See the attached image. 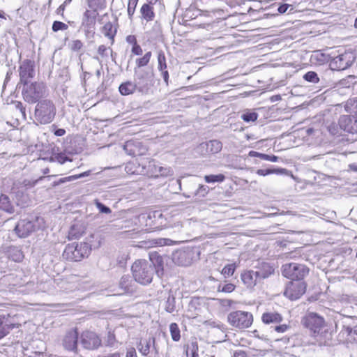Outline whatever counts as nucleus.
I'll return each mask as SVG.
<instances>
[{"instance_id":"8","label":"nucleus","mask_w":357,"mask_h":357,"mask_svg":"<svg viewBox=\"0 0 357 357\" xmlns=\"http://www.w3.org/2000/svg\"><path fill=\"white\" fill-rule=\"evenodd\" d=\"M282 275L292 280L302 281L308 275L309 268L298 263L285 264L282 267Z\"/></svg>"},{"instance_id":"62","label":"nucleus","mask_w":357,"mask_h":357,"mask_svg":"<svg viewBox=\"0 0 357 357\" xmlns=\"http://www.w3.org/2000/svg\"><path fill=\"white\" fill-rule=\"evenodd\" d=\"M106 51H107V47L105 45H102L99 46L98 52L102 57H104L106 55L105 54Z\"/></svg>"},{"instance_id":"33","label":"nucleus","mask_w":357,"mask_h":357,"mask_svg":"<svg viewBox=\"0 0 357 357\" xmlns=\"http://www.w3.org/2000/svg\"><path fill=\"white\" fill-rule=\"evenodd\" d=\"M357 107V98H353L349 99L347 102H344V110L347 113H354L356 112V107Z\"/></svg>"},{"instance_id":"55","label":"nucleus","mask_w":357,"mask_h":357,"mask_svg":"<svg viewBox=\"0 0 357 357\" xmlns=\"http://www.w3.org/2000/svg\"><path fill=\"white\" fill-rule=\"evenodd\" d=\"M75 180V177L73 176L61 178L59 181L54 182L53 185L54 186L59 185L64 183L66 182L73 181Z\"/></svg>"},{"instance_id":"3","label":"nucleus","mask_w":357,"mask_h":357,"mask_svg":"<svg viewBox=\"0 0 357 357\" xmlns=\"http://www.w3.org/2000/svg\"><path fill=\"white\" fill-rule=\"evenodd\" d=\"M56 114V105L52 100L44 98L36 103L34 118L37 123L46 125L52 123Z\"/></svg>"},{"instance_id":"31","label":"nucleus","mask_w":357,"mask_h":357,"mask_svg":"<svg viewBox=\"0 0 357 357\" xmlns=\"http://www.w3.org/2000/svg\"><path fill=\"white\" fill-rule=\"evenodd\" d=\"M135 89H137V86L135 83L128 82L119 86V92L122 95L126 96L132 93Z\"/></svg>"},{"instance_id":"20","label":"nucleus","mask_w":357,"mask_h":357,"mask_svg":"<svg viewBox=\"0 0 357 357\" xmlns=\"http://www.w3.org/2000/svg\"><path fill=\"white\" fill-rule=\"evenodd\" d=\"M222 142L217 139L210 140L207 142L200 144L199 149L202 152L205 150V153L215 154L218 153L222 150Z\"/></svg>"},{"instance_id":"41","label":"nucleus","mask_w":357,"mask_h":357,"mask_svg":"<svg viewBox=\"0 0 357 357\" xmlns=\"http://www.w3.org/2000/svg\"><path fill=\"white\" fill-rule=\"evenodd\" d=\"M235 270V264H227L222 268L221 273L224 275L225 278H228L233 275Z\"/></svg>"},{"instance_id":"1","label":"nucleus","mask_w":357,"mask_h":357,"mask_svg":"<svg viewBox=\"0 0 357 357\" xmlns=\"http://www.w3.org/2000/svg\"><path fill=\"white\" fill-rule=\"evenodd\" d=\"M157 266L152 261L146 259H137L132 266V275L138 283L147 285L150 284L153 278L155 273L160 278L163 275V261L162 258L158 257L156 259Z\"/></svg>"},{"instance_id":"39","label":"nucleus","mask_w":357,"mask_h":357,"mask_svg":"<svg viewBox=\"0 0 357 357\" xmlns=\"http://www.w3.org/2000/svg\"><path fill=\"white\" fill-rule=\"evenodd\" d=\"M225 176L223 174H218V175H206L204 176V180L206 183H215L219 182L221 183L224 181Z\"/></svg>"},{"instance_id":"15","label":"nucleus","mask_w":357,"mask_h":357,"mask_svg":"<svg viewBox=\"0 0 357 357\" xmlns=\"http://www.w3.org/2000/svg\"><path fill=\"white\" fill-rule=\"evenodd\" d=\"M121 147L128 155L131 156L142 155L147 151L146 147L138 140L127 141Z\"/></svg>"},{"instance_id":"30","label":"nucleus","mask_w":357,"mask_h":357,"mask_svg":"<svg viewBox=\"0 0 357 357\" xmlns=\"http://www.w3.org/2000/svg\"><path fill=\"white\" fill-rule=\"evenodd\" d=\"M160 165H157L154 161H149L147 168L145 167V174L151 177H158V169Z\"/></svg>"},{"instance_id":"36","label":"nucleus","mask_w":357,"mask_h":357,"mask_svg":"<svg viewBox=\"0 0 357 357\" xmlns=\"http://www.w3.org/2000/svg\"><path fill=\"white\" fill-rule=\"evenodd\" d=\"M148 218L151 220L154 219L153 222L154 225H162L163 215L160 211H155L150 213L148 215Z\"/></svg>"},{"instance_id":"23","label":"nucleus","mask_w":357,"mask_h":357,"mask_svg":"<svg viewBox=\"0 0 357 357\" xmlns=\"http://www.w3.org/2000/svg\"><path fill=\"white\" fill-rule=\"evenodd\" d=\"M15 326V324H12L9 318L0 316V339L7 335Z\"/></svg>"},{"instance_id":"57","label":"nucleus","mask_w":357,"mask_h":357,"mask_svg":"<svg viewBox=\"0 0 357 357\" xmlns=\"http://www.w3.org/2000/svg\"><path fill=\"white\" fill-rule=\"evenodd\" d=\"M261 159L264 160L271 161L273 162H276L278 160V157L273 155H269L263 153Z\"/></svg>"},{"instance_id":"9","label":"nucleus","mask_w":357,"mask_h":357,"mask_svg":"<svg viewBox=\"0 0 357 357\" xmlns=\"http://www.w3.org/2000/svg\"><path fill=\"white\" fill-rule=\"evenodd\" d=\"M35 61L31 59H24L21 61L19 64L18 73L20 76L19 84H24L30 82L36 74Z\"/></svg>"},{"instance_id":"52","label":"nucleus","mask_w":357,"mask_h":357,"mask_svg":"<svg viewBox=\"0 0 357 357\" xmlns=\"http://www.w3.org/2000/svg\"><path fill=\"white\" fill-rule=\"evenodd\" d=\"M127 252H124L119 257H117V264L121 268L124 267L126 264L127 259H128Z\"/></svg>"},{"instance_id":"35","label":"nucleus","mask_w":357,"mask_h":357,"mask_svg":"<svg viewBox=\"0 0 357 357\" xmlns=\"http://www.w3.org/2000/svg\"><path fill=\"white\" fill-rule=\"evenodd\" d=\"M130 282V277L128 275L123 276L119 282V287L121 291L118 292L116 294H123L129 290V283Z\"/></svg>"},{"instance_id":"40","label":"nucleus","mask_w":357,"mask_h":357,"mask_svg":"<svg viewBox=\"0 0 357 357\" xmlns=\"http://www.w3.org/2000/svg\"><path fill=\"white\" fill-rule=\"evenodd\" d=\"M151 57V52H146L143 57L137 59L136 60V64L137 68H141L143 66H145L148 64V63L150 61V59Z\"/></svg>"},{"instance_id":"27","label":"nucleus","mask_w":357,"mask_h":357,"mask_svg":"<svg viewBox=\"0 0 357 357\" xmlns=\"http://www.w3.org/2000/svg\"><path fill=\"white\" fill-rule=\"evenodd\" d=\"M152 3H145L141 8L140 12L142 17L147 22L152 21L154 19L155 14L153 13Z\"/></svg>"},{"instance_id":"14","label":"nucleus","mask_w":357,"mask_h":357,"mask_svg":"<svg viewBox=\"0 0 357 357\" xmlns=\"http://www.w3.org/2000/svg\"><path fill=\"white\" fill-rule=\"evenodd\" d=\"M52 176H47V177L40 176L36 180H29L26 178L18 179L13 183L11 191L13 193H15L17 196L19 193H23L24 190L31 188L36 185V184L39 181H41L45 178H50Z\"/></svg>"},{"instance_id":"18","label":"nucleus","mask_w":357,"mask_h":357,"mask_svg":"<svg viewBox=\"0 0 357 357\" xmlns=\"http://www.w3.org/2000/svg\"><path fill=\"white\" fill-rule=\"evenodd\" d=\"M78 337L79 334L76 329L68 331L63 340V346L65 349L76 352L77 350Z\"/></svg>"},{"instance_id":"56","label":"nucleus","mask_w":357,"mask_h":357,"mask_svg":"<svg viewBox=\"0 0 357 357\" xmlns=\"http://www.w3.org/2000/svg\"><path fill=\"white\" fill-rule=\"evenodd\" d=\"M112 24L107 23L103 27V33L105 36L108 37L109 39H112Z\"/></svg>"},{"instance_id":"28","label":"nucleus","mask_w":357,"mask_h":357,"mask_svg":"<svg viewBox=\"0 0 357 357\" xmlns=\"http://www.w3.org/2000/svg\"><path fill=\"white\" fill-rule=\"evenodd\" d=\"M0 209L10 214L15 212L14 206L10 202L7 195H1L0 196Z\"/></svg>"},{"instance_id":"2","label":"nucleus","mask_w":357,"mask_h":357,"mask_svg":"<svg viewBox=\"0 0 357 357\" xmlns=\"http://www.w3.org/2000/svg\"><path fill=\"white\" fill-rule=\"evenodd\" d=\"M303 324L312 333L315 342L320 347L331 344L332 335L325 328V321L322 317L314 312L307 313L302 320Z\"/></svg>"},{"instance_id":"13","label":"nucleus","mask_w":357,"mask_h":357,"mask_svg":"<svg viewBox=\"0 0 357 357\" xmlns=\"http://www.w3.org/2000/svg\"><path fill=\"white\" fill-rule=\"evenodd\" d=\"M96 10H86L83 15L81 29L85 32L87 37L92 36L94 33V25L96 23Z\"/></svg>"},{"instance_id":"51","label":"nucleus","mask_w":357,"mask_h":357,"mask_svg":"<svg viewBox=\"0 0 357 357\" xmlns=\"http://www.w3.org/2000/svg\"><path fill=\"white\" fill-rule=\"evenodd\" d=\"M280 171L275 169H260L257 170V174L264 176L271 174L278 173Z\"/></svg>"},{"instance_id":"47","label":"nucleus","mask_w":357,"mask_h":357,"mask_svg":"<svg viewBox=\"0 0 357 357\" xmlns=\"http://www.w3.org/2000/svg\"><path fill=\"white\" fill-rule=\"evenodd\" d=\"M151 355L149 357H159V348L155 344V338L153 337H151Z\"/></svg>"},{"instance_id":"37","label":"nucleus","mask_w":357,"mask_h":357,"mask_svg":"<svg viewBox=\"0 0 357 357\" xmlns=\"http://www.w3.org/2000/svg\"><path fill=\"white\" fill-rule=\"evenodd\" d=\"M303 78L307 82L317 84L319 82V77L317 73L308 71L303 76Z\"/></svg>"},{"instance_id":"38","label":"nucleus","mask_w":357,"mask_h":357,"mask_svg":"<svg viewBox=\"0 0 357 357\" xmlns=\"http://www.w3.org/2000/svg\"><path fill=\"white\" fill-rule=\"evenodd\" d=\"M258 114L255 112L246 111L241 114V119L245 122H254L257 119Z\"/></svg>"},{"instance_id":"49","label":"nucleus","mask_w":357,"mask_h":357,"mask_svg":"<svg viewBox=\"0 0 357 357\" xmlns=\"http://www.w3.org/2000/svg\"><path fill=\"white\" fill-rule=\"evenodd\" d=\"M68 28V26L67 24L60 21H54L52 24V30L54 32L60 30H66Z\"/></svg>"},{"instance_id":"12","label":"nucleus","mask_w":357,"mask_h":357,"mask_svg":"<svg viewBox=\"0 0 357 357\" xmlns=\"http://www.w3.org/2000/svg\"><path fill=\"white\" fill-rule=\"evenodd\" d=\"M111 231L112 227L109 225L100 227L91 236V238L94 239V241L91 242L92 244L90 245V246L93 247L94 248H98L102 245H104L106 240L109 238Z\"/></svg>"},{"instance_id":"7","label":"nucleus","mask_w":357,"mask_h":357,"mask_svg":"<svg viewBox=\"0 0 357 357\" xmlns=\"http://www.w3.org/2000/svg\"><path fill=\"white\" fill-rule=\"evenodd\" d=\"M227 321L231 326L243 330L251 326L253 322V316L251 312L236 310L228 314Z\"/></svg>"},{"instance_id":"25","label":"nucleus","mask_w":357,"mask_h":357,"mask_svg":"<svg viewBox=\"0 0 357 357\" xmlns=\"http://www.w3.org/2000/svg\"><path fill=\"white\" fill-rule=\"evenodd\" d=\"M260 280L268 278L274 273V268L269 264L264 263L255 271Z\"/></svg>"},{"instance_id":"17","label":"nucleus","mask_w":357,"mask_h":357,"mask_svg":"<svg viewBox=\"0 0 357 357\" xmlns=\"http://www.w3.org/2000/svg\"><path fill=\"white\" fill-rule=\"evenodd\" d=\"M135 74L134 83L137 86V89L139 91H144L151 82L149 73L144 70H137L135 68Z\"/></svg>"},{"instance_id":"45","label":"nucleus","mask_w":357,"mask_h":357,"mask_svg":"<svg viewBox=\"0 0 357 357\" xmlns=\"http://www.w3.org/2000/svg\"><path fill=\"white\" fill-rule=\"evenodd\" d=\"M105 0H88V5L91 9L102 8L105 6Z\"/></svg>"},{"instance_id":"48","label":"nucleus","mask_w":357,"mask_h":357,"mask_svg":"<svg viewBox=\"0 0 357 357\" xmlns=\"http://www.w3.org/2000/svg\"><path fill=\"white\" fill-rule=\"evenodd\" d=\"M158 177L162 176V177H167L169 176H172L173 174L172 169L169 167H162L160 166V168L158 169Z\"/></svg>"},{"instance_id":"63","label":"nucleus","mask_w":357,"mask_h":357,"mask_svg":"<svg viewBox=\"0 0 357 357\" xmlns=\"http://www.w3.org/2000/svg\"><path fill=\"white\" fill-rule=\"evenodd\" d=\"M289 7V4H282V5H280L278 8V11L280 13H284L288 8Z\"/></svg>"},{"instance_id":"4","label":"nucleus","mask_w":357,"mask_h":357,"mask_svg":"<svg viewBox=\"0 0 357 357\" xmlns=\"http://www.w3.org/2000/svg\"><path fill=\"white\" fill-rule=\"evenodd\" d=\"M22 95L25 102L38 103L47 95V86L43 82H28L23 84Z\"/></svg>"},{"instance_id":"43","label":"nucleus","mask_w":357,"mask_h":357,"mask_svg":"<svg viewBox=\"0 0 357 357\" xmlns=\"http://www.w3.org/2000/svg\"><path fill=\"white\" fill-rule=\"evenodd\" d=\"M70 49L73 52H80L83 47V43L79 40H73L69 44Z\"/></svg>"},{"instance_id":"22","label":"nucleus","mask_w":357,"mask_h":357,"mask_svg":"<svg viewBox=\"0 0 357 357\" xmlns=\"http://www.w3.org/2000/svg\"><path fill=\"white\" fill-rule=\"evenodd\" d=\"M261 320L265 324H276L282 321V317L277 312L267 311L262 314Z\"/></svg>"},{"instance_id":"42","label":"nucleus","mask_w":357,"mask_h":357,"mask_svg":"<svg viewBox=\"0 0 357 357\" xmlns=\"http://www.w3.org/2000/svg\"><path fill=\"white\" fill-rule=\"evenodd\" d=\"M158 70H163L167 68L166 58L162 51L158 52Z\"/></svg>"},{"instance_id":"29","label":"nucleus","mask_w":357,"mask_h":357,"mask_svg":"<svg viewBox=\"0 0 357 357\" xmlns=\"http://www.w3.org/2000/svg\"><path fill=\"white\" fill-rule=\"evenodd\" d=\"M84 233V228L82 225H73L68 233L69 239H77L79 238Z\"/></svg>"},{"instance_id":"5","label":"nucleus","mask_w":357,"mask_h":357,"mask_svg":"<svg viewBox=\"0 0 357 357\" xmlns=\"http://www.w3.org/2000/svg\"><path fill=\"white\" fill-rule=\"evenodd\" d=\"M91 250V247L88 243L81 242L78 243L74 242L66 246L62 257L68 261H79L89 257Z\"/></svg>"},{"instance_id":"24","label":"nucleus","mask_w":357,"mask_h":357,"mask_svg":"<svg viewBox=\"0 0 357 357\" xmlns=\"http://www.w3.org/2000/svg\"><path fill=\"white\" fill-rule=\"evenodd\" d=\"M172 260L174 264L181 266H187L190 264L188 253L185 251H177L174 253Z\"/></svg>"},{"instance_id":"59","label":"nucleus","mask_w":357,"mask_h":357,"mask_svg":"<svg viewBox=\"0 0 357 357\" xmlns=\"http://www.w3.org/2000/svg\"><path fill=\"white\" fill-rule=\"evenodd\" d=\"M132 52L136 55H141L142 54V50L139 45L135 44L132 48Z\"/></svg>"},{"instance_id":"34","label":"nucleus","mask_w":357,"mask_h":357,"mask_svg":"<svg viewBox=\"0 0 357 357\" xmlns=\"http://www.w3.org/2000/svg\"><path fill=\"white\" fill-rule=\"evenodd\" d=\"M169 331L172 339L175 342L179 341L181 338V334L178 324L176 323H172L169 325Z\"/></svg>"},{"instance_id":"11","label":"nucleus","mask_w":357,"mask_h":357,"mask_svg":"<svg viewBox=\"0 0 357 357\" xmlns=\"http://www.w3.org/2000/svg\"><path fill=\"white\" fill-rule=\"evenodd\" d=\"M305 289L306 284L303 281H291L288 283L284 294L291 300H296L305 292Z\"/></svg>"},{"instance_id":"10","label":"nucleus","mask_w":357,"mask_h":357,"mask_svg":"<svg viewBox=\"0 0 357 357\" xmlns=\"http://www.w3.org/2000/svg\"><path fill=\"white\" fill-rule=\"evenodd\" d=\"M354 61V56L351 52H344L333 58L330 62L332 70H342L349 67Z\"/></svg>"},{"instance_id":"16","label":"nucleus","mask_w":357,"mask_h":357,"mask_svg":"<svg viewBox=\"0 0 357 357\" xmlns=\"http://www.w3.org/2000/svg\"><path fill=\"white\" fill-rule=\"evenodd\" d=\"M81 344L86 349H95L100 345V340L95 333L85 331L81 335Z\"/></svg>"},{"instance_id":"54","label":"nucleus","mask_w":357,"mask_h":357,"mask_svg":"<svg viewBox=\"0 0 357 357\" xmlns=\"http://www.w3.org/2000/svg\"><path fill=\"white\" fill-rule=\"evenodd\" d=\"M96 206L100 213H109L111 212V210L109 207L105 206L103 204H102L98 200L96 201Z\"/></svg>"},{"instance_id":"6","label":"nucleus","mask_w":357,"mask_h":357,"mask_svg":"<svg viewBox=\"0 0 357 357\" xmlns=\"http://www.w3.org/2000/svg\"><path fill=\"white\" fill-rule=\"evenodd\" d=\"M42 218L30 216L20 219L15 227V231L20 238H26L40 227Z\"/></svg>"},{"instance_id":"53","label":"nucleus","mask_w":357,"mask_h":357,"mask_svg":"<svg viewBox=\"0 0 357 357\" xmlns=\"http://www.w3.org/2000/svg\"><path fill=\"white\" fill-rule=\"evenodd\" d=\"M137 1L138 0H129L128 6V13L129 15H133Z\"/></svg>"},{"instance_id":"61","label":"nucleus","mask_w":357,"mask_h":357,"mask_svg":"<svg viewBox=\"0 0 357 357\" xmlns=\"http://www.w3.org/2000/svg\"><path fill=\"white\" fill-rule=\"evenodd\" d=\"M15 107L16 109H19L20 112L24 116L25 115V107H24L23 104L21 102H16L15 103Z\"/></svg>"},{"instance_id":"26","label":"nucleus","mask_w":357,"mask_h":357,"mask_svg":"<svg viewBox=\"0 0 357 357\" xmlns=\"http://www.w3.org/2000/svg\"><path fill=\"white\" fill-rule=\"evenodd\" d=\"M125 171L128 174H145V167L139 164L137 165L136 162H131L126 164Z\"/></svg>"},{"instance_id":"44","label":"nucleus","mask_w":357,"mask_h":357,"mask_svg":"<svg viewBox=\"0 0 357 357\" xmlns=\"http://www.w3.org/2000/svg\"><path fill=\"white\" fill-rule=\"evenodd\" d=\"M327 129L332 135H340V130H342L340 126V123L337 124L336 123H330L327 126Z\"/></svg>"},{"instance_id":"21","label":"nucleus","mask_w":357,"mask_h":357,"mask_svg":"<svg viewBox=\"0 0 357 357\" xmlns=\"http://www.w3.org/2000/svg\"><path fill=\"white\" fill-rule=\"evenodd\" d=\"M241 280L248 287H253L261 280L255 271L250 270L241 274Z\"/></svg>"},{"instance_id":"58","label":"nucleus","mask_w":357,"mask_h":357,"mask_svg":"<svg viewBox=\"0 0 357 357\" xmlns=\"http://www.w3.org/2000/svg\"><path fill=\"white\" fill-rule=\"evenodd\" d=\"M173 241L169 238H158L156 240L155 243L160 245H171Z\"/></svg>"},{"instance_id":"46","label":"nucleus","mask_w":357,"mask_h":357,"mask_svg":"<svg viewBox=\"0 0 357 357\" xmlns=\"http://www.w3.org/2000/svg\"><path fill=\"white\" fill-rule=\"evenodd\" d=\"M235 289V285L231 283H227L225 284H220L218 286V291H222L225 293H231Z\"/></svg>"},{"instance_id":"19","label":"nucleus","mask_w":357,"mask_h":357,"mask_svg":"<svg viewBox=\"0 0 357 357\" xmlns=\"http://www.w3.org/2000/svg\"><path fill=\"white\" fill-rule=\"evenodd\" d=\"M339 123L343 130L349 133L357 132V119L356 117L343 115L340 118Z\"/></svg>"},{"instance_id":"64","label":"nucleus","mask_w":357,"mask_h":357,"mask_svg":"<svg viewBox=\"0 0 357 357\" xmlns=\"http://www.w3.org/2000/svg\"><path fill=\"white\" fill-rule=\"evenodd\" d=\"M126 357H137V354L134 348H131L128 350Z\"/></svg>"},{"instance_id":"60","label":"nucleus","mask_w":357,"mask_h":357,"mask_svg":"<svg viewBox=\"0 0 357 357\" xmlns=\"http://www.w3.org/2000/svg\"><path fill=\"white\" fill-rule=\"evenodd\" d=\"M288 328H289V326L287 325L282 324V325L276 326L275 327V330L278 333H284V332L287 331Z\"/></svg>"},{"instance_id":"50","label":"nucleus","mask_w":357,"mask_h":357,"mask_svg":"<svg viewBox=\"0 0 357 357\" xmlns=\"http://www.w3.org/2000/svg\"><path fill=\"white\" fill-rule=\"evenodd\" d=\"M208 192V187L204 185H199V188L192 193L193 195H199L204 197Z\"/></svg>"},{"instance_id":"32","label":"nucleus","mask_w":357,"mask_h":357,"mask_svg":"<svg viewBox=\"0 0 357 357\" xmlns=\"http://www.w3.org/2000/svg\"><path fill=\"white\" fill-rule=\"evenodd\" d=\"M137 348L139 351V352L143 356H148L151 353V337L149 338V340H146V341L143 342H140Z\"/></svg>"}]
</instances>
